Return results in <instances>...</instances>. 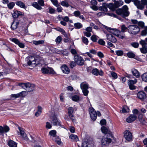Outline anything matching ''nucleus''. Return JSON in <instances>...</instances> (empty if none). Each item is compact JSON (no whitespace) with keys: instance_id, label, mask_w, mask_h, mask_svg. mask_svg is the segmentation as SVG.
I'll return each mask as SVG.
<instances>
[{"instance_id":"f257e3e1","label":"nucleus","mask_w":147,"mask_h":147,"mask_svg":"<svg viewBox=\"0 0 147 147\" xmlns=\"http://www.w3.org/2000/svg\"><path fill=\"white\" fill-rule=\"evenodd\" d=\"M113 137L112 133H109L107 135H105L101 140V147H108L111 143Z\"/></svg>"},{"instance_id":"f03ea898","label":"nucleus","mask_w":147,"mask_h":147,"mask_svg":"<svg viewBox=\"0 0 147 147\" xmlns=\"http://www.w3.org/2000/svg\"><path fill=\"white\" fill-rule=\"evenodd\" d=\"M116 13L121 16L123 18L128 17L129 12L128 11V8L126 5H123L121 8H119L116 10Z\"/></svg>"},{"instance_id":"7ed1b4c3","label":"nucleus","mask_w":147,"mask_h":147,"mask_svg":"<svg viewBox=\"0 0 147 147\" xmlns=\"http://www.w3.org/2000/svg\"><path fill=\"white\" fill-rule=\"evenodd\" d=\"M26 59L27 61L28 65H32L36 66L40 64V61L38 58H35L33 56H28L27 57Z\"/></svg>"},{"instance_id":"20e7f679","label":"nucleus","mask_w":147,"mask_h":147,"mask_svg":"<svg viewBox=\"0 0 147 147\" xmlns=\"http://www.w3.org/2000/svg\"><path fill=\"white\" fill-rule=\"evenodd\" d=\"M140 31V28L136 25H130L128 26V32L130 34L136 35Z\"/></svg>"},{"instance_id":"39448f33","label":"nucleus","mask_w":147,"mask_h":147,"mask_svg":"<svg viewBox=\"0 0 147 147\" xmlns=\"http://www.w3.org/2000/svg\"><path fill=\"white\" fill-rule=\"evenodd\" d=\"M74 59L76 64L79 66H82L84 64L85 61L83 58L78 55L74 56Z\"/></svg>"},{"instance_id":"423d86ee","label":"nucleus","mask_w":147,"mask_h":147,"mask_svg":"<svg viewBox=\"0 0 147 147\" xmlns=\"http://www.w3.org/2000/svg\"><path fill=\"white\" fill-rule=\"evenodd\" d=\"M37 2L32 3L31 5L37 10H40L42 9L41 6L45 5L44 1L43 0H38Z\"/></svg>"},{"instance_id":"0eeeda50","label":"nucleus","mask_w":147,"mask_h":147,"mask_svg":"<svg viewBox=\"0 0 147 147\" xmlns=\"http://www.w3.org/2000/svg\"><path fill=\"white\" fill-rule=\"evenodd\" d=\"M42 73L44 74H48L54 75L56 74L53 69L51 67H47V68L42 67L41 69Z\"/></svg>"},{"instance_id":"6e6552de","label":"nucleus","mask_w":147,"mask_h":147,"mask_svg":"<svg viewBox=\"0 0 147 147\" xmlns=\"http://www.w3.org/2000/svg\"><path fill=\"white\" fill-rule=\"evenodd\" d=\"M122 3H119L118 1L114 3H110L108 4L109 8L111 11H116L117 9L123 5Z\"/></svg>"},{"instance_id":"1a4fd4ad","label":"nucleus","mask_w":147,"mask_h":147,"mask_svg":"<svg viewBox=\"0 0 147 147\" xmlns=\"http://www.w3.org/2000/svg\"><path fill=\"white\" fill-rule=\"evenodd\" d=\"M140 43L142 46V48H140V50L142 53L146 54L147 53V43L146 41L141 40L140 41Z\"/></svg>"},{"instance_id":"9d476101","label":"nucleus","mask_w":147,"mask_h":147,"mask_svg":"<svg viewBox=\"0 0 147 147\" xmlns=\"http://www.w3.org/2000/svg\"><path fill=\"white\" fill-rule=\"evenodd\" d=\"M104 28L105 29L108 31L111 34L117 36L119 33H120L121 31L116 29L113 28L105 26H104Z\"/></svg>"},{"instance_id":"9b49d317","label":"nucleus","mask_w":147,"mask_h":147,"mask_svg":"<svg viewBox=\"0 0 147 147\" xmlns=\"http://www.w3.org/2000/svg\"><path fill=\"white\" fill-rule=\"evenodd\" d=\"M89 111L90 117L92 120L95 121L97 118L96 112L93 108H90Z\"/></svg>"},{"instance_id":"f8f14e48","label":"nucleus","mask_w":147,"mask_h":147,"mask_svg":"<svg viewBox=\"0 0 147 147\" xmlns=\"http://www.w3.org/2000/svg\"><path fill=\"white\" fill-rule=\"evenodd\" d=\"M124 136L125 139L127 141L131 140L132 135V133L128 130H126L124 133Z\"/></svg>"},{"instance_id":"ddd939ff","label":"nucleus","mask_w":147,"mask_h":147,"mask_svg":"<svg viewBox=\"0 0 147 147\" xmlns=\"http://www.w3.org/2000/svg\"><path fill=\"white\" fill-rule=\"evenodd\" d=\"M104 32L106 34L107 40L113 43H114L117 42V40L114 36L111 34H107L106 31H104Z\"/></svg>"},{"instance_id":"4468645a","label":"nucleus","mask_w":147,"mask_h":147,"mask_svg":"<svg viewBox=\"0 0 147 147\" xmlns=\"http://www.w3.org/2000/svg\"><path fill=\"white\" fill-rule=\"evenodd\" d=\"M137 97L142 101H144L147 98V96L145 92L142 91H140L137 93Z\"/></svg>"},{"instance_id":"2eb2a0df","label":"nucleus","mask_w":147,"mask_h":147,"mask_svg":"<svg viewBox=\"0 0 147 147\" xmlns=\"http://www.w3.org/2000/svg\"><path fill=\"white\" fill-rule=\"evenodd\" d=\"M13 13L12 14V16L15 19H17L19 16H22L23 15V13L20 11L14 9L13 10Z\"/></svg>"},{"instance_id":"dca6fc26","label":"nucleus","mask_w":147,"mask_h":147,"mask_svg":"<svg viewBox=\"0 0 147 147\" xmlns=\"http://www.w3.org/2000/svg\"><path fill=\"white\" fill-rule=\"evenodd\" d=\"M92 73L95 76H98L99 75L101 76L103 75L104 74L102 70L99 71L98 69L96 68L93 69L92 70Z\"/></svg>"},{"instance_id":"f3484780","label":"nucleus","mask_w":147,"mask_h":147,"mask_svg":"<svg viewBox=\"0 0 147 147\" xmlns=\"http://www.w3.org/2000/svg\"><path fill=\"white\" fill-rule=\"evenodd\" d=\"M51 123L54 125H58L62 126L60 121H58V119L55 116H54L53 117Z\"/></svg>"},{"instance_id":"a211bd4d","label":"nucleus","mask_w":147,"mask_h":147,"mask_svg":"<svg viewBox=\"0 0 147 147\" xmlns=\"http://www.w3.org/2000/svg\"><path fill=\"white\" fill-rule=\"evenodd\" d=\"M65 119L67 121H69L70 120H72L73 122H74L76 119L74 115L73 114L65 115L64 117Z\"/></svg>"},{"instance_id":"6ab92c4d","label":"nucleus","mask_w":147,"mask_h":147,"mask_svg":"<svg viewBox=\"0 0 147 147\" xmlns=\"http://www.w3.org/2000/svg\"><path fill=\"white\" fill-rule=\"evenodd\" d=\"M137 118V116L136 115L132 114L126 119V121L128 123H131L134 121Z\"/></svg>"},{"instance_id":"aec40b11","label":"nucleus","mask_w":147,"mask_h":147,"mask_svg":"<svg viewBox=\"0 0 147 147\" xmlns=\"http://www.w3.org/2000/svg\"><path fill=\"white\" fill-rule=\"evenodd\" d=\"M61 69L63 73L68 74L70 72V70L68 66L65 64L62 65L61 67Z\"/></svg>"},{"instance_id":"412c9836","label":"nucleus","mask_w":147,"mask_h":147,"mask_svg":"<svg viewBox=\"0 0 147 147\" xmlns=\"http://www.w3.org/2000/svg\"><path fill=\"white\" fill-rule=\"evenodd\" d=\"M18 129L20 131V135L25 140H28V137L27 136L23 130L22 128L19 127Z\"/></svg>"},{"instance_id":"4be33fe9","label":"nucleus","mask_w":147,"mask_h":147,"mask_svg":"<svg viewBox=\"0 0 147 147\" xmlns=\"http://www.w3.org/2000/svg\"><path fill=\"white\" fill-rule=\"evenodd\" d=\"M26 89V90L28 92H31L35 90V86L34 84H31L29 83Z\"/></svg>"},{"instance_id":"5701e85b","label":"nucleus","mask_w":147,"mask_h":147,"mask_svg":"<svg viewBox=\"0 0 147 147\" xmlns=\"http://www.w3.org/2000/svg\"><path fill=\"white\" fill-rule=\"evenodd\" d=\"M134 5L138 9L141 10H142L144 7L141 2L138 0L134 2Z\"/></svg>"},{"instance_id":"b1692460","label":"nucleus","mask_w":147,"mask_h":147,"mask_svg":"<svg viewBox=\"0 0 147 147\" xmlns=\"http://www.w3.org/2000/svg\"><path fill=\"white\" fill-rule=\"evenodd\" d=\"M131 72L133 75L137 78H138L140 76L139 72L135 68L132 69L131 70Z\"/></svg>"},{"instance_id":"393cba45","label":"nucleus","mask_w":147,"mask_h":147,"mask_svg":"<svg viewBox=\"0 0 147 147\" xmlns=\"http://www.w3.org/2000/svg\"><path fill=\"white\" fill-rule=\"evenodd\" d=\"M69 138L71 141H76V142L78 140V137L77 136L74 134H71L69 136Z\"/></svg>"},{"instance_id":"a878e982","label":"nucleus","mask_w":147,"mask_h":147,"mask_svg":"<svg viewBox=\"0 0 147 147\" xmlns=\"http://www.w3.org/2000/svg\"><path fill=\"white\" fill-rule=\"evenodd\" d=\"M8 145L10 147H17V144L12 140H10L8 143Z\"/></svg>"},{"instance_id":"bb28decb","label":"nucleus","mask_w":147,"mask_h":147,"mask_svg":"<svg viewBox=\"0 0 147 147\" xmlns=\"http://www.w3.org/2000/svg\"><path fill=\"white\" fill-rule=\"evenodd\" d=\"M80 87L82 90L88 89V84L86 82H82L80 84Z\"/></svg>"},{"instance_id":"cd10ccee","label":"nucleus","mask_w":147,"mask_h":147,"mask_svg":"<svg viewBox=\"0 0 147 147\" xmlns=\"http://www.w3.org/2000/svg\"><path fill=\"white\" fill-rule=\"evenodd\" d=\"M16 4L17 5L21 8L25 9L26 8L25 4L22 1H17L16 2Z\"/></svg>"},{"instance_id":"c85d7f7f","label":"nucleus","mask_w":147,"mask_h":147,"mask_svg":"<svg viewBox=\"0 0 147 147\" xmlns=\"http://www.w3.org/2000/svg\"><path fill=\"white\" fill-rule=\"evenodd\" d=\"M29 82H27L26 83H19L18 84V85L21 87L22 88L25 89L26 90V89L28 86Z\"/></svg>"},{"instance_id":"c756f323","label":"nucleus","mask_w":147,"mask_h":147,"mask_svg":"<svg viewBox=\"0 0 147 147\" xmlns=\"http://www.w3.org/2000/svg\"><path fill=\"white\" fill-rule=\"evenodd\" d=\"M130 111V109L129 107L126 105H124L123 106L122 109V113H124L129 112Z\"/></svg>"},{"instance_id":"7c9ffc66","label":"nucleus","mask_w":147,"mask_h":147,"mask_svg":"<svg viewBox=\"0 0 147 147\" xmlns=\"http://www.w3.org/2000/svg\"><path fill=\"white\" fill-rule=\"evenodd\" d=\"M74 28L76 29H80L83 27L82 24L80 22H77L74 24Z\"/></svg>"},{"instance_id":"2f4dec72","label":"nucleus","mask_w":147,"mask_h":147,"mask_svg":"<svg viewBox=\"0 0 147 147\" xmlns=\"http://www.w3.org/2000/svg\"><path fill=\"white\" fill-rule=\"evenodd\" d=\"M101 129L102 132L105 135H107L109 133H111L110 132H108V129L105 126H102Z\"/></svg>"},{"instance_id":"473e14b6","label":"nucleus","mask_w":147,"mask_h":147,"mask_svg":"<svg viewBox=\"0 0 147 147\" xmlns=\"http://www.w3.org/2000/svg\"><path fill=\"white\" fill-rule=\"evenodd\" d=\"M71 98L73 101L78 102L79 101L80 97L77 95H76L72 96L71 97Z\"/></svg>"},{"instance_id":"72a5a7b5","label":"nucleus","mask_w":147,"mask_h":147,"mask_svg":"<svg viewBox=\"0 0 147 147\" xmlns=\"http://www.w3.org/2000/svg\"><path fill=\"white\" fill-rule=\"evenodd\" d=\"M57 133V132L55 130H53L49 132V134L51 136H52L53 137H55V138H57V136H56Z\"/></svg>"},{"instance_id":"f704fd0d","label":"nucleus","mask_w":147,"mask_h":147,"mask_svg":"<svg viewBox=\"0 0 147 147\" xmlns=\"http://www.w3.org/2000/svg\"><path fill=\"white\" fill-rule=\"evenodd\" d=\"M44 41L43 40H34L33 43L35 45H38L42 44L44 43Z\"/></svg>"},{"instance_id":"c9c22d12","label":"nucleus","mask_w":147,"mask_h":147,"mask_svg":"<svg viewBox=\"0 0 147 147\" xmlns=\"http://www.w3.org/2000/svg\"><path fill=\"white\" fill-rule=\"evenodd\" d=\"M137 82V80L136 79H134V80H129L128 81V85H134Z\"/></svg>"},{"instance_id":"e433bc0d","label":"nucleus","mask_w":147,"mask_h":147,"mask_svg":"<svg viewBox=\"0 0 147 147\" xmlns=\"http://www.w3.org/2000/svg\"><path fill=\"white\" fill-rule=\"evenodd\" d=\"M128 27H126L124 24L122 25L121 27V32L124 33L126 32L127 30L128 31Z\"/></svg>"},{"instance_id":"4c0bfd02","label":"nucleus","mask_w":147,"mask_h":147,"mask_svg":"<svg viewBox=\"0 0 147 147\" xmlns=\"http://www.w3.org/2000/svg\"><path fill=\"white\" fill-rule=\"evenodd\" d=\"M9 40L17 45H18L20 41L18 39L13 38H9Z\"/></svg>"},{"instance_id":"58836bf2","label":"nucleus","mask_w":147,"mask_h":147,"mask_svg":"<svg viewBox=\"0 0 147 147\" xmlns=\"http://www.w3.org/2000/svg\"><path fill=\"white\" fill-rule=\"evenodd\" d=\"M15 5V3L14 2H11L7 4V6L8 8L9 9H12L13 7Z\"/></svg>"},{"instance_id":"ea45409f","label":"nucleus","mask_w":147,"mask_h":147,"mask_svg":"<svg viewBox=\"0 0 147 147\" xmlns=\"http://www.w3.org/2000/svg\"><path fill=\"white\" fill-rule=\"evenodd\" d=\"M128 57L130 58H134L135 57V55L132 52H128L127 54Z\"/></svg>"},{"instance_id":"a19ab883","label":"nucleus","mask_w":147,"mask_h":147,"mask_svg":"<svg viewBox=\"0 0 147 147\" xmlns=\"http://www.w3.org/2000/svg\"><path fill=\"white\" fill-rule=\"evenodd\" d=\"M142 78L143 81L147 82V73L144 74L142 76Z\"/></svg>"},{"instance_id":"79ce46f5","label":"nucleus","mask_w":147,"mask_h":147,"mask_svg":"<svg viewBox=\"0 0 147 147\" xmlns=\"http://www.w3.org/2000/svg\"><path fill=\"white\" fill-rule=\"evenodd\" d=\"M15 20H13V22L11 24V28L12 30H15L18 27L15 23Z\"/></svg>"},{"instance_id":"37998d69","label":"nucleus","mask_w":147,"mask_h":147,"mask_svg":"<svg viewBox=\"0 0 147 147\" xmlns=\"http://www.w3.org/2000/svg\"><path fill=\"white\" fill-rule=\"evenodd\" d=\"M55 29L56 30H57L58 31L61 32L64 35H65V34H66V32L63 28H61L59 27H57V28H55Z\"/></svg>"},{"instance_id":"c03bdc74","label":"nucleus","mask_w":147,"mask_h":147,"mask_svg":"<svg viewBox=\"0 0 147 147\" xmlns=\"http://www.w3.org/2000/svg\"><path fill=\"white\" fill-rule=\"evenodd\" d=\"M116 54L118 56H121L123 54V51L122 50H118L115 51Z\"/></svg>"},{"instance_id":"a18cd8bd","label":"nucleus","mask_w":147,"mask_h":147,"mask_svg":"<svg viewBox=\"0 0 147 147\" xmlns=\"http://www.w3.org/2000/svg\"><path fill=\"white\" fill-rule=\"evenodd\" d=\"M61 5L64 7H68L69 6V3L65 1H62L61 3Z\"/></svg>"},{"instance_id":"49530a36","label":"nucleus","mask_w":147,"mask_h":147,"mask_svg":"<svg viewBox=\"0 0 147 147\" xmlns=\"http://www.w3.org/2000/svg\"><path fill=\"white\" fill-rule=\"evenodd\" d=\"M97 38H98V37L97 36L95 35H93L91 36L90 38L91 40L93 42H97L98 39Z\"/></svg>"},{"instance_id":"de8ad7c7","label":"nucleus","mask_w":147,"mask_h":147,"mask_svg":"<svg viewBox=\"0 0 147 147\" xmlns=\"http://www.w3.org/2000/svg\"><path fill=\"white\" fill-rule=\"evenodd\" d=\"M82 41L86 45H87L88 43V38L85 37H82Z\"/></svg>"},{"instance_id":"09e8293b","label":"nucleus","mask_w":147,"mask_h":147,"mask_svg":"<svg viewBox=\"0 0 147 147\" xmlns=\"http://www.w3.org/2000/svg\"><path fill=\"white\" fill-rule=\"evenodd\" d=\"M53 4L56 7H58L60 5L58 3L57 0H50Z\"/></svg>"},{"instance_id":"8fccbe9b","label":"nucleus","mask_w":147,"mask_h":147,"mask_svg":"<svg viewBox=\"0 0 147 147\" xmlns=\"http://www.w3.org/2000/svg\"><path fill=\"white\" fill-rule=\"evenodd\" d=\"M53 140L58 145H61V141L60 139L59 138L58 136H57V138H54V139Z\"/></svg>"},{"instance_id":"3c124183","label":"nucleus","mask_w":147,"mask_h":147,"mask_svg":"<svg viewBox=\"0 0 147 147\" xmlns=\"http://www.w3.org/2000/svg\"><path fill=\"white\" fill-rule=\"evenodd\" d=\"M76 64L75 61H70L69 64L70 68L71 69H73L74 67L76 66Z\"/></svg>"},{"instance_id":"603ef678","label":"nucleus","mask_w":147,"mask_h":147,"mask_svg":"<svg viewBox=\"0 0 147 147\" xmlns=\"http://www.w3.org/2000/svg\"><path fill=\"white\" fill-rule=\"evenodd\" d=\"M109 8L108 4L105 3L103 4V11L105 12L107 11V8Z\"/></svg>"},{"instance_id":"864d4df0","label":"nucleus","mask_w":147,"mask_h":147,"mask_svg":"<svg viewBox=\"0 0 147 147\" xmlns=\"http://www.w3.org/2000/svg\"><path fill=\"white\" fill-rule=\"evenodd\" d=\"M111 75L113 78V79H115L117 78L118 76L117 74L113 71H112L111 73Z\"/></svg>"},{"instance_id":"5fc2aeb1","label":"nucleus","mask_w":147,"mask_h":147,"mask_svg":"<svg viewBox=\"0 0 147 147\" xmlns=\"http://www.w3.org/2000/svg\"><path fill=\"white\" fill-rule=\"evenodd\" d=\"M143 117V115L142 114H140L138 116V119H139V121L141 122L142 123H144V120L142 119Z\"/></svg>"},{"instance_id":"6e6d98bb","label":"nucleus","mask_w":147,"mask_h":147,"mask_svg":"<svg viewBox=\"0 0 147 147\" xmlns=\"http://www.w3.org/2000/svg\"><path fill=\"white\" fill-rule=\"evenodd\" d=\"M68 114H73L74 109L72 107H69L67 109Z\"/></svg>"},{"instance_id":"4d7b16f0","label":"nucleus","mask_w":147,"mask_h":147,"mask_svg":"<svg viewBox=\"0 0 147 147\" xmlns=\"http://www.w3.org/2000/svg\"><path fill=\"white\" fill-rule=\"evenodd\" d=\"M131 45L135 48H138L139 46V44L138 42H134L131 44Z\"/></svg>"},{"instance_id":"13d9d810","label":"nucleus","mask_w":147,"mask_h":147,"mask_svg":"<svg viewBox=\"0 0 147 147\" xmlns=\"http://www.w3.org/2000/svg\"><path fill=\"white\" fill-rule=\"evenodd\" d=\"M62 40V38L60 36H58L55 40V41L58 44L60 43Z\"/></svg>"},{"instance_id":"bf43d9fd","label":"nucleus","mask_w":147,"mask_h":147,"mask_svg":"<svg viewBox=\"0 0 147 147\" xmlns=\"http://www.w3.org/2000/svg\"><path fill=\"white\" fill-rule=\"evenodd\" d=\"M49 13L51 14H53L55 13V10L50 7H49Z\"/></svg>"},{"instance_id":"052dcab7","label":"nucleus","mask_w":147,"mask_h":147,"mask_svg":"<svg viewBox=\"0 0 147 147\" xmlns=\"http://www.w3.org/2000/svg\"><path fill=\"white\" fill-rule=\"evenodd\" d=\"M20 94L19 93L16 94H12L11 95V96L12 98L16 99L20 97Z\"/></svg>"},{"instance_id":"680f3d73","label":"nucleus","mask_w":147,"mask_h":147,"mask_svg":"<svg viewBox=\"0 0 147 147\" xmlns=\"http://www.w3.org/2000/svg\"><path fill=\"white\" fill-rule=\"evenodd\" d=\"M3 128L4 133H7L8 132L10 129L9 127L7 125L4 126Z\"/></svg>"},{"instance_id":"e2e57ef3","label":"nucleus","mask_w":147,"mask_h":147,"mask_svg":"<svg viewBox=\"0 0 147 147\" xmlns=\"http://www.w3.org/2000/svg\"><path fill=\"white\" fill-rule=\"evenodd\" d=\"M98 43L100 45H105V42L102 39H100L98 41Z\"/></svg>"},{"instance_id":"0e129e2a","label":"nucleus","mask_w":147,"mask_h":147,"mask_svg":"<svg viewBox=\"0 0 147 147\" xmlns=\"http://www.w3.org/2000/svg\"><path fill=\"white\" fill-rule=\"evenodd\" d=\"M61 53L64 55H68V51L66 49H63L61 51Z\"/></svg>"},{"instance_id":"69168bd1","label":"nucleus","mask_w":147,"mask_h":147,"mask_svg":"<svg viewBox=\"0 0 147 147\" xmlns=\"http://www.w3.org/2000/svg\"><path fill=\"white\" fill-rule=\"evenodd\" d=\"M74 14L75 16L78 17L80 15V13L79 11H76L74 12Z\"/></svg>"},{"instance_id":"338daca9","label":"nucleus","mask_w":147,"mask_h":147,"mask_svg":"<svg viewBox=\"0 0 147 147\" xmlns=\"http://www.w3.org/2000/svg\"><path fill=\"white\" fill-rule=\"evenodd\" d=\"M138 24L139 26L141 27L142 28H143L144 27V23L143 22H139L138 23Z\"/></svg>"},{"instance_id":"774afa93","label":"nucleus","mask_w":147,"mask_h":147,"mask_svg":"<svg viewBox=\"0 0 147 147\" xmlns=\"http://www.w3.org/2000/svg\"><path fill=\"white\" fill-rule=\"evenodd\" d=\"M17 45L20 48H24L25 47L24 44L23 43L20 42V41H19Z\"/></svg>"}]
</instances>
